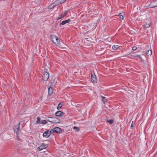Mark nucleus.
<instances>
[{
	"label": "nucleus",
	"mask_w": 157,
	"mask_h": 157,
	"mask_svg": "<svg viewBox=\"0 0 157 157\" xmlns=\"http://www.w3.org/2000/svg\"><path fill=\"white\" fill-rule=\"evenodd\" d=\"M50 38L52 42L56 46H60V41L57 36L55 35H51L50 36Z\"/></svg>",
	"instance_id": "nucleus-1"
},
{
	"label": "nucleus",
	"mask_w": 157,
	"mask_h": 157,
	"mask_svg": "<svg viewBox=\"0 0 157 157\" xmlns=\"http://www.w3.org/2000/svg\"><path fill=\"white\" fill-rule=\"evenodd\" d=\"M47 120L49 122L52 123L58 124L60 122V121L56 117H48Z\"/></svg>",
	"instance_id": "nucleus-2"
},
{
	"label": "nucleus",
	"mask_w": 157,
	"mask_h": 157,
	"mask_svg": "<svg viewBox=\"0 0 157 157\" xmlns=\"http://www.w3.org/2000/svg\"><path fill=\"white\" fill-rule=\"evenodd\" d=\"M62 132V131L61 128L58 127H55L50 131V133H53L54 132L60 133H61Z\"/></svg>",
	"instance_id": "nucleus-3"
},
{
	"label": "nucleus",
	"mask_w": 157,
	"mask_h": 157,
	"mask_svg": "<svg viewBox=\"0 0 157 157\" xmlns=\"http://www.w3.org/2000/svg\"><path fill=\"white\" fill-rule=\"evenodd\" d=\"M43 80L44 81H47L49 77V74L46 71H44L43 74Z\"/></svg>",
	"instance_id": "nucleus-4"
},
{
	"label": "nucleus",
	"mask_w": 157,
	"mask_h": 157,
	"mask_svg": "<svg viewBox=\"0 0 157 157\" xmlns=\"http://www.w3.org/2000/svg\"><path fill=\"white\" fill-rule=\"evenodd\" d=\"M47 147H48V145L47 144L43 143L38 147L37 149L39 151H41L46 148Z\"/></svg>",
	"instance_id": "nucleus-5"
},
{
	"label": "nucleus",
	"mask_w": 157,
	"mask_h": 157,
	"mask_svg": "<svg viewBox=\"0 0 157 157\" xmlns=\"http://www.w3.org/2000/svg\"><path fill=\"white\" fill-rule=\"evenodd\" d=\"M51 134L50 132H49L48 130H47L43 134V136L44 137L48 138L50 135Z\"/></svg>",
	"instance_id": "nucleus-6"
},
{
	"label": "nucleus",
	"mask_w": 157,
	"mask_h": 157,
	"mask_svg": "<svg viewBox=\"0 0 157 157\" xmlns=\"http://www.w3.org/2000/svg\"><path fill=\"white\" fill-rule=\"evenodd\" d=\"M150 5L151 8H154L157 7V1H154L151 2Z\"/></svg>",
	"instance_id": "nucleus-7"
},
{
	"label": "nucleus",
	"mask_w": 157,
	"mask_h": 157,
	"mask_svg": "<svg viewBox=\"0 0 157 157\" xmlns=\"http://www.w3.org/2000/svg\"><path fill=\"white\" fill-rule=\"evenodd\" d=\"M91 81L92 82H95L97 81L96 75L94 74H92L91 76Z\"/></svg>",
	"instance_id": "nucleus-8"
},
{
	"label": "nucleus",
	"mask_w": 157,
	"mask_h": 157,
	"mask_svg": "<svg viewBox=\"0 0 157 157\" xmlns=\"http://www.w3.org/2000/svg\"><path fill=\"white\" fill-rule=\"evenodd\" d=\"M64 115V113L61 111H58L55 113L56 116L57 117H61Z\"/></svg>",
	"instance_id": "nucleus-9"
},
{
	"label": "nucleus",
	"mask_w": 157,
	"mask_h": 157,
	"mask_svg": "<svg viewBox=\"0 0 157 157\" xmlns=\"http://www.w3.org/2000/svg\"><path fill=\"white\" fill-rule=\"evenodd\" d=\"M151 23L150 22H144V27L145 28H149L151 26Z\"/></svg>",
	"instance_id": "nucleus-10"
},
{
	"label": "nucleus",
	"mask_w": 157,
	"mask_h": 157,
	"mask_svg": "<svg viewBox=\"0 0 157 157\" xmlns=\"http://www.w3.org/2000/svg\"><path fill=\"white\" fill-rule=\"evenodd\" d=\"M59 4H57V3L56 2V1H55L54 3H53L51 5H50L49 6V9H52L56 5H58Z\"/></svg>",
	"instance_id": "nucleus-11"
},
{
	"label": "nucleus",
	"mask_w": 157,
	"mask_h": 157,
	"mask_svg": "<svg viewBox=\"0 0 157 157\" xmlns=\"http://www.w3.org/2000/svg\"><path fill=\"white\" fill-rule=\"evenodd\" d=\"M70 21V19H68L67 20L63 21L60 24V25H63L66 23H68Z\"/></svg>",
	"instance_id": "nucleus-12"
},
{
	"label": "nucleus",
	"mask_w": 157,
	"mask_h": 157,
	"mask_svg": "<svg viewBox=\"0 0 157 157\" xmlns=\"http://www.w3.org/2000/svg\"><path fill=\"white\" fill-rule=\"evenodd\" d=\"M53 92V90L52 88L51 87H50L48 88V94L50 95H51V94H52Z\"/></svg>",
	"instance_id": "nucleus-13"
},
{
	"label": "nucleus",
	"mask_w": 157,
	"mask_h": 157,
	"mask_svg": "<svg viewBox=\"0 0 157 157\" xmlns=\"http://www.w3.org/2000/svg\"><path fill=\"white\" fill-rule=\"evenodd\" d=\"M67 13V11H65V12H64L61 15V17H59L58 19H60L63 17H64V16H65L66 15Z\"/></svg>",
	"instance_id": "nucleus-14"
},
{
	"label": "nucleus",
	"mask_w": 157,
	"mask_h": 157,
	"mask_svg": "<svg viewBox=\"0 0 157 157\" xmlns=\"http://www.w3.org/2000/svg\"><path fill=\"white\" fill-rule=\"evenodd\" d=\"M67 0H58L57 1H56V2L57 3V4H62L65 1H66Z\"/></svg>",
	"instance_id": "nucleus-15"
},
{
	"label": "nucleus",
	"mask_w": 157,
	"mask_h": 157,
	"mask_svg": "<svg viewBox=\"0 0 157 157\" xmlns=\"http://www.w3.org/2000/svg\"><path fill=\"white\" fill-rule=\"evenodd\" d=\"M152 54V51L151 50H148L146 52V54L148 56H151Z\"/></svg>",
	"instance_id": "nucleus-16"
},
{
	"label": "nucleus",
	"mask_w": 157,
	"mask_h": 157,
	"mask_svg": "<svg viewBox=\"0 0 157 157\" xmlns=\"http://www.w3.org/2000/svg\"><path fill=\"white\" fill-rule=\"evenodd\" d=\"M119 15L121 18L122 20H123L124 19V18L125 17V14H122L121 13H120L119 14Z\"/></svg>",
	"instance_id": "nucleus-17"
},
{
	"label": "nucleus",
	"mask_w": 157,
	"mask_h": 157,
	"mask_svg": "<svg viewBox=\"0 0 157 157\" xmlns=\"http://www.w3.org/2000/svg\"><path fill=\"white\" fill-rule=\"evenodd\" d=\"M63 105V104L62 103H60L58 105L57 107V109H60Z\"/></svg>",
	"instance_id": "nucleus-18"
},
{
	"label": "nucleus",
	"mask_w": 157,
	"mask_h": 157,
	"mask_svg": "<svg viewBox=\"0 0 157 157\" xmlns=\"http://www.w3.org/2000/svg\"><path fill=\"white\" fill-rule=\"evenodd\" d=\"M119 47V46L118 45H113L112 47V48L114 50H116Z\"/></svg>",
	"instance_id": "nucleus-19"
},
{
	"label": "nucleus",
	"mask_w": 157,
	"mask_h": 157,
	"mask_svg": "<svg viewBox=\"0 0 157 157\" xmlns=\"http://www.w3.org/2000/svg\"><path fill=\"white\" fill-rule=\"evenodd\" d=\"M20 122H19L18 124V125L16 126H15V128H14V130L15 131H16V130H17V131H18L19 130V125H20Z\"/></svg>",
	"instance_id": "nucleus-20"
},
{
	"label": "nucleus",
	"mask_w": 157,
	"mask_h": 157,
	"mask_svg": "<svg viewBox=\"0 0 157 157\" xmlns=\"http://www.w3.org/2000/svg\"><path fill=\"white\" fill-rule=\"evenodd\" d=\"M47 121L45 120H42L39 123L40 124H46Z\"/></svg>",
	"instance_id": "nucleus-21"
},
{
	"label": "nucleus",
	"mask_w": 157,
	"mask_h": 157,
	"mask_svg": "<svg viewBox=\"0 0 157 157\" xmlns=\"http://www.w3.org/2000/svg\"><path fill=\"white\" fill-rule=\"evenodd\" d=\"M37 119V121H36V123L37 124H39L41 120H40V118L39 117H37L36 118Z\"/></svg>",
	"instance_id": "nucleus-22"
},
{
	"label": "nucleus",
	"mask_w": 157,
	"mask_h": 157,
	"mask_svg": "<svg viewBox=\"0 0 157 157\" xmlns=\"http://www.w3.org/2000/svg\"><path fill=\"white\" fill-rule=\"evenodd\" d=\"M102 98V100L104 103H105L106 102V100L105 97L101 96Z\"/></svg>",
	"instance_id": "nucleus-23"
},
{
	"label": "nucleus",
	"mask_w": 157,
	"mask_h": 157,
	"mask_svg": "<svg viewBox=\"0 0 157 157\" xmlns=\"http://www.w3.org/2000/svg\"><path fill=\"white\" fill-rule=\"evenodd\" d=\"M73 129L75 130L76 131L78 132L79 131V128L78 127H76L75 126H74L73 127Z\"/></svg>",
	"instance_id": "nucleus-24"
},
{
	"label": "nucleus",
	"mask_w": 157,
	"mask_h": 157,
	"mask_svg": "<svg viewBox=\"0 0 157 157\" xmlns=\"http://www.w3.org/2000/svg\"><path fill=\"white\" fill-rule=\"evenodd\" d=\"M114 121L113 120H111L107 121V122L109 124H112L113 123Z\"/></svg>",
	"instance_id": "nucleus-25"
},
{
	"label": "nucleus",
	"mask_w": 157,
	"mask_h": 157,
	"mask_svg": "<svg viewBox=\"0 0 157 157\" xmlns=\"http://www.w3.org/2000/svg\"><path fill=\"white\" fill-rule=\"evenodd\" d=\"M137 48V47L136 46H135L132 48V50L133 51L136 50Z\"/></svg>",
	"instance_id": "nucleus-26"
},
{
	"label": "nucleus",
	"mask_w": 157,
	"mask_h": 157,
	"mask_svg": "<svg viewBox=\"0 0 157 157\" xmlns=\"http://www.w3.org/2000/svg\"><path fill=\"white\" fill-rule=\"evenodd\" d=\"M135 56L136 57H139V58H140V59H142V58L140 57V55H136V56Z\"/></svg>",
	"instance_id": "nucleus-27"
},
{
	"label": "nucleus",
	"mask_w": 157,
	"mask_h": 157,
	"mask_svg": "<svg viewBox=\"0 0 157 157\" xmlns=\"http://www.w3.org/2000/svg\"><path fill=\"white\" fill-rule=\"evenodd\" d=\"M15 131V132H16V134L18 135L19 134V130H18V131H17V130H16V131Z\"/></svg>",
	"instance_id": "nucleus-28"
},
{
	"label": "nucleus",
	"mask_w": 157,
	"mask_h": 157,
	"mask_svg": "<svg viewBox=\"0 0 157 157\" xmlns=\"http://www.w3.org/2000/svg\"><path fill=\"white\" fill-rule=\"evenodd\" d=\"M134 124V121H133L132 122V124L131 125V126L130 127L131 128H132L133 127V124Z\"/></svg>",
	"instance_id": "nucleus-29"
}]
</instances>
